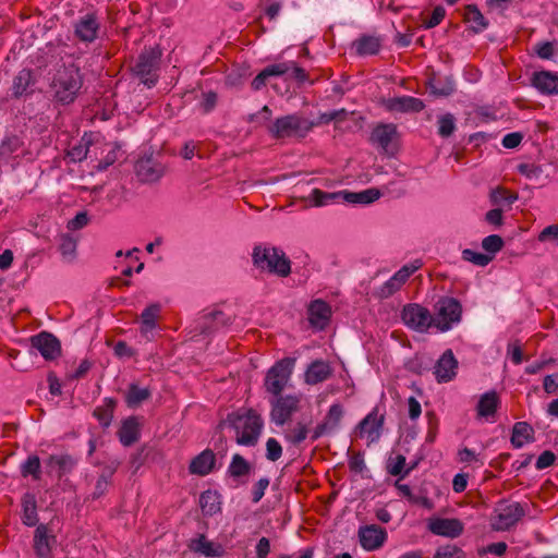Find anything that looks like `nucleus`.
Here are the masks:
<instances>
[{
	"label": "nucleus",
	"instance_id": "f257e3e1",
	"mask_svg": "<svg viewBox=\"0 0 558 558\" xmlns=\"http://www.w3.org/2000/svg\"><path fill=\"white\" fill-rule=\"evenodd\" d=\"M225 423L235 430L236 444L246 447L257 445L264 427L262 416L254 409L231 412Z\"/></svg>",
	"mask_w": 558,
	"mask_h": 558
},
{
	"label": "nucleus",
	"instance_id": "f03ea898",
	"mask_svg": "<svg viewBox=\"0 0 558 558\" xmlns=\"http://www.w3.org/2000/svg\"><path fill=\"white\" fill-rule=\"evenodd\" d=\"M83 85L80 69L74 64L63 65L52 80L51 89L54 101L61 105H70L76 99Z\"/></svg>",
	"mask_w": 558,
	"mask_h": 558
},
{
	"label": "nucleus",
	"instance_id": "7ed1b4c3",
	"mask_svg": "<svg viewBox=\"0 0 558 558\" xmlns=\"http://www.w3.org/2000/svg\"><path fill=\"white\" fill-rule=\"evenodd\" d=\"M161 57L159 45L144 47L131 66L132 75L147 88L155 87L160 76Z\"/></svg>",
	"mask_w": 558,
	"mask_h": 558
},
{
	"label": "nucleus",
	"instance_id": "20e7f679",
	"mask_svg": "<svg viewBox=\"0 0 558 558\" xmlns=\"http://www.w3.org/2000/svg\"><path fill=\"white\" fill-rule=\"evenodd\" d=\"M253 264L263 271L288 277L291 272V263L286 254L271 246H255L252 254Z\"/></svg>",
	"mask_w": 558,
	"mask_h": 558
},
{
	"label": "nucleus",
	"instance_id": "39448f33",
	"mask_svg": "<svg viewBox=\"0 0 558 558\" xmlns=\"http://www.w3.org/2000/svg\"><path fill=\"white\" fill-rule=\"evenodd\" d=\"M314 123L298 114H287L277 118L266 125L268 134L275 140L291 137L304 138L312 130Z\"/></svg>",
	"mask_w": 558,
	"mask_h": 558
},
{
	"label": "nucleus",
	"instance_id": "423d86ee",
	"mask_svg": "<svg viewBox=\"0 0 558 558\" xmlns=\"http://www.w3.org/2000/svg\"><path fill=\"white\" fill-rule=\"evenodd\" d=\"M525 514L526 510L520 502H507L506 500H500L496 504L490 517V527L498 532L508 531Z\"/></svg>",
	"mask_w": 558,
	"mask_h": 558
},
{
	"label": "nucleus",
	"instance_id": "0eeeda50",
	"mask_svg": "<svg viewBox=\"0 0 558 558\" xmlns=\"http://www.w3.org/2000/svg\"><path fill=\"white\" fill-rule=\"evenodd\" d=\"M295 359L284 357L276 362L267 372L265 377V389L274 397L281 395L293 372Z\"/></svg>",
	"mask_w": 558,
	"mask_h": 558
},
{
	"label": "nucleus",
	"instance_id": "6e6552de",
	"mask_svg": "<svg viewBox=\"0 0 558 558\" xmlns=\"http://www.w3.org/2000/svg\"><path fill=\"white\" fill-rule=\"evenodd\" d=\"M461 303L451 296H442L435 304L434 326L440 331L449 330L453 324L461 320Z\"/></svg>",
	"mask_w": 558,
	"mask_h": 558
},
{
	"label": "nucleus",
	"instance_id": "1a4fd4ad",
	"mask_svg": "<svg viewBox=\"0 0 558 558\" xmlns=\"http://www.w3.org/2000/svg\"><path fill=\"white\" fill-rule=\"evenodd\" d=\"M421 267L422 263L420 260H414L411 264L402 266L390 279L376 290L374 293L375 296L380 300L392 296L408 281L410 276Z\"/></svg>",
	"mask_w": 558,
	"mask_h": 558
},
{
	"label": "nucleus",
	"instance_id": "9d476101",
	"mask_svg": "<svg viewBox=\"0 0 558 558\" xmlns=\"http://www.w3.org/2000/svg\"><path fill=\"white\" fill-rule=\"evenodd\" d=\"M402 322L413 330L423 332L434 325L430 312L416 303H410L403 306L401 311Z\"/></svg>",
	"mask_w": 558,
	"mask_h": 558
},
{
	"label": "nucleus",
	"instance_id": "9b49d317",
	"mask_svg": "<svg viewBox=\"0 0 558 558\" xmlns=\"http://www.w3.org/2000/svg\"><path fill=\"white\" fill-rule=\"evenodd\" d=\"M300 401V397L294 395H279L275 397L270 401L271 421L278 426H283L291 418L292 414L299 410Z\"/></svg>",
	"mask_w": 558,
	"mask_h": 558
},
{
	"label": "nucleus",
	"instance_id": "f8f14e48",
	"mask_svg": "<svg viewBox=\"0 0 558 558\" xmlns=\"http://www.w3.org/2000/svg\"><path fill=\"white\" fill-rule=\"evenodd\" d=\"M29 341L32 348L38 350L46 361H54L61 355L60 340L51 332L41 331L32 336Z\"/></svg>",
	"mask_w": 558,
	"mask_h": 558
},
{
	"label": "nucleus",
	"instance_id": "ddd939ff",
	"mask_svg": "<svg viewBox=\"0 0 558 558\" xmlns=\"http://www.w3.org/2000/svg\"><path fill=\"white\" fill-rule=\"evenodd\" d=\"M74 36L84 44H92L98 38L100 22L96 13H87L74 23Z\"/></svg>",
	"mask_w": 558,
	"mask_h": 558
},
{
	"label": "nucleus",
	"instance_id": "4468645a",
	"mask_svg": "<svg viewBox=\"0 0 558 558\" xmlns=\"http://www.w3.org/2000/svg\"><path fill=\"white\" fill-rule=\"evenodd\" d=\"M342 417L343 407L339 403L332 404L329 408L323 422L317 424V426L314 428L311 435V440L316 441L322 436L335 432L339 427Z\"/></svg>",
	"mask_w": 558,
	"mask_h": 558
},
{
	"label": "nucleus",
	"instance_id": "2eb2a0df",
	"mask_svg": "<svg viewBox=\"0 0 558 558\" xmlns=\"http://www.w3.org/2000/svg\"><path fill=\"white\" fill-rule=\"evenodd\" d=\"M135 173L140 181L153 183L163 175L165 167L153 157H143L135 163Z\"/></svg>",
	"mask_w": 558,
	"mask_h": 558
},
{
	"label": "nucleus",
	"instance_id": "dca6fc26",
	"mask_svg": "<svg viewBox=\"0 0 558 558\" xmlns=\"http://www.w3.org/2000/svg\"><path fill=\"white\" fill-rule=\"evenodd\" d=\"M359 537L361 546L371 551L376 550L384 545L387 538V532L384 527L372 524L360 527Z\"/></svg>",
	"mask_w": 558,
	"mask_h": 558
},
{
	"label": "nucleus",
	"instance_id": "f3484780",
	"mask_svg": "<svg viewBox=\"0 0 558 558\" xmlns=\"http://www.w3.org/2000/svg\"><path fill=\"white\" fill-rule=\"evenodd\" d=\"M428 530L439 536L458 537L463 532V524L459 519L436 518L429 520Z\"/></svg>",
	"mask_w": 558,
	"mask_h": 558
},
{
	"label": "nucleus",
	"instance_id": "a211bd4d",
	"mask_svg": "<svg viewBox=\"0 0 558 558\" xmlns=\"http://www.w3.org/2000/svg\"><path fill=\"white\" fill-rule=\"evenodd\" d=\"M215 465V452L211 449H205L191 460L189 472L193 475L206 476L214 471Z\"/></svg>",
	"mask_w": 558,
	"mask_h": 558
},
{
	"label": "nucleus",
	"instance_id": "6ab92c4d",
	"mask_svg": "<svg viewBox=\"0 0 558 558\" xmlns=\"http://www.w3.org/2000/svg\"><path fill=\"white\" fill-rule=\"evenodd\" d=\"M384 106L388 111L395 112H420L425 107L423 100L412 96L388 98Z\"/></svg>",
	"mask_w": 558,
	"mask_h": 558
},
{
	"label": "nucleus",
	"instance_id": "aec40b11",
	"mask_svg": "<svg viewBox=\"0 0 558 558\" xmlns=\"http://www.w3.org/2000/svg\"><path fill=\"white\" fill-rule=\"evenodd\" d=\"M397 126L392 123H380L371 133L369 141L385 153H390V145L397 136Z\"/></svg>",
	"mask_w": 558,
	"mask_h": 558
},
{
	"label": "nucleus",
	"instance_id": "412c9836",
	"mask_svg": "<svg viewBox=\"0 0 558 558\" xmlns=\"http://www.w3.org/2000/svg\"><path fill=\"white\" fill-rule=\"evenodd\" d=\"M458 362L451 350H446L435 365V376L438 383H447L456 376Z\"/></svg>",
	"mask_w": 558,
	"mask_h": 558
},
{
	"label": "nucleus",
	"instance_id": "4be33fe9",
	"mask_svg": "<svg viewBox=\"0 0 558 558\" xmlns=\"http://www.w3.org/2000/svg\"><path fill=\"white\" fill-rule=\"evenodd\" d=\"M77 464V460L71 454H51L46 460L47 473L57 471V477L60 480L71 473Z\"/></svg>",
	"mask_w": 558,
	"mask_h": 558
},
{
	"label": "nucleus",
	"instance_id": "5701e85b",
	"mask_svg": "<svg viewBox=\"0 0 558 558\" xmlns=\"http://www.w3.org/2000/svg\"><path fill=\"white\" fill-rule=\"evenodd\" d=\"M332 375V367L323 360L313 361L305 371L304 378L308 385H317L327 380Z\"/></svg>",
	"mask_w": 558,
	"mask_h": 558
},
{
	"label": "nucleus",
	"instance_id": "b1692460",
	"mask_svg": "<svg viewBox=\"0 0 558 558\" xmlns=\"http://www.w3.org/2000/svg\"><path fill=\"white\" fill-rule=\"evenodd\" d=\"M531 83L542 94H558V75L556 73L549 71L535 72Z\"/></svg>",
	"mask_w": 558,
	"mask_h": 558
},
{
	"label": "nucleus",
	"instance_id": "393cba45",
	"mask_svg": "<svg viewBox=\"0 0 558 558\" xmlns=\"http://www.w3.org/2000/svg\"><path fill=\"white\" fill-rule=\"evenodd\" d=\"M331 308L323 300H315L308 306V320L312 326L323 329L329 323Z\"/></svg>",
	"mask_w": 558,
	"mask_h": 558
},
{
	"label": "nucleus",
	"instance_id": "a878e982",
	"mask_svg": "<svg viewBox=\"0 0 558 558\" xmlns=\"http://www.w3.org/2000/svg\"><path fill=\"white\" fill-rule=\"evenodd\" d=\"M384 415H378V409L375 408L368 413L357 425L361 434H367L371 441H375L379 438V430L384 425Z\"/></svg>",
	"mask_w": 558,
	"mask_h": 558
},
{
	"label": "nucleus",
	"instance_id": "bb28decb",
	"mask_svg": "<svg viewBox=\"0 0 558 558\" xmlns=\"http://www.w3.org/2000/svg\"><path fill=\"white\" fill-rule=\"evenodd\" d=\"M35 84L33 72L29 69L21 70L13 78L12 95L14 98H21L32 94L31 87Z\"/></svg>",
	"mask_w": 558,
	"mask_h": 558
},
{
	"label": "nucleus",
	"instance_id": "cd10ccee",
	"mask_svg": "<svg viewBox=\"0 0 558 558\" xmlns=\"http://www.w3.org/2000/svg\"><path fill=\"white\" fill-rule=\"evenodd\" d=\"M118 437L120 442L125 447H130L138 440L140 425L135 416H130L122 422L118 430Z\"/></svg>",
	"mask_w": 558,
	"mask_h": 558
},
{
	"label": "nucleus",
	"instance_id": "c85d7f7f",
	"mask_svg": "<svg viewBox=\"0 0 558 558\" xmlns=\"http://www.w3.org/2000/svg\"><path fill=\"white\" fill-rule=\"evenodd\" d=\"M289 64H270L262 70L252 81L251 87L254 90H260L266 86L269 77L282 76L288 73Z\"/></svg>",
	"mask_w": 558,
	"mask_h": 558
},
{
	"label": "nucleus",
	"instance_id": "c756f323",
	"mask_svg": "<svg viewBox=\"0 0 558 558\" xmlns=\"http://www.w3.org/2000/svg\"><path fill=\"white\" fill-rule=\"evenodd\" d=\"M500 404V399L496 391L492 390L485 392L478 400L476 411L480 417H490L497 412Z\"/></svg>",
	"mask_w": 558,
	"mask_h": 558
},
{
	"label": "nucleus",
	"instance_id": "7c9ffc66",
	"mask_svg": "<svg viewBox=\"0 0 558 558\" xmlns=\"http://www.w3.org/2000/svg\"><path fill=\"white\" fill-rule=\"evenodd\" d=\"M514 448H521L524 444L534 441V429L526 422H517L512 427L510 439Z\"/></svg>",
	"mask_w": 558,
	"mask_h": 558
},
{
	"label": "nucleus",
	"instance_id": "2f4dec72",
	"mask_svg": "<svg viewBox=\"0 0 558 558\" xmlns=\"http://www.w3.org/2000/svg\"><path fill=\"white\" fill-rule=\"evenodd\" d=\"M23 144L16 135L4 137L0 144V162H9L11 158L17 157Z\"/></svg>",
	"mask_w": 558,
	"mask_h": 558
},
{
	"label": "nucleus",
	"instance_id": "473e14b6",
	"mask_svg": "<svg viewBox=\"0 0 558 558\" xmlns=\"http://www.w3.org/2000/svg\"><path fill=\"white\" fill-rule=\"evenodd\" d=\"M381 193L376 187H371L361 192L343 191L342 202L351 204H371L380 197Z\"/></svg>",
	"mask_w": 558,
	"mask_h": 558
},
{
	"label": "nucleus",
	"instance_id": "72a5a7b5",
	"mask_svg": "<svg viewBox=\"0 0 558 558\" xmlns=\"http://www.w3.org/2000/svg\"><path fill=\"white\" fill-rule=\"evenodd\" d=\"M23 517L22 521L27 526H35L38 523L37 501L34 494L26 493L22 497Z\"/></svg>",
	"mask_w": 558,
	"mask_h": 558
},
{
	"label": "nucleus",
	"instance_id": "f704fd0d",
	"mask_svg": "<svg viewBox=\"0 0 558 558\" xmlns=\"http://www.w3.org/2000/svg\"><path fill=\"white\" fill-rule=\"evenodd\" d=\"M34 548L39 558H49L51 551L50 537L48 536V529L44 524L38 525L35 531Z\"/></svg>",
	"mask_w": 558,
	"mask_h": 558
},
{
	"label": "nucleus",
	"instance_id": "c9c22d12",
	"mask_svg": "<svg viewBox=\"0 0 558 558\" xmlns=\"http://www.w3.org/2000/svg\"><path fill=\"white\" fill-rule=\"evenodd\" d=\"M464 21L471 24L474 33H481L488 27V21L484 17L476 4H468L464 8Z\"/></svg>",
	"mask_w": 558,
	"mask_h": 558
},
{
	"label": "nucleus",
	"instance_id": "e433bc0d",
	"mask_svg": "<svg viewBox=\"0 0 558 558\" xmlns=\"http://www.w3.org/2000/svg\"><path fill=\"white\" fill-rule=\"evenodd\" d=\"M116 407V399L105 398L102 404L95 408L93 415L97 418L104 428L110 426Z\"/></svg>",
	"mask_w": 558,
	"mask_h": 558
},
{
	"label": "nucleus",
	"instance_id": "4c0bfd02",
	"mask_svg": "<svg viewBox=\"0 0 558 558\" xmlns=\"http://www.w3.org/2000/svg\"><path fill=\"white\" fill-rule=\"evenodd\" d=\"M160 314V305L151 304L141 314V332L144 336L151 332L157 327V318Z\"/></svg>",
	"mask_w": 558,
	"mask_h": 558
},
{
	"label": "nucleus",
	"instance_id": "58836bf2",
	"mask_svg": "<svg viewBox=\"0 0 558 558\" xmlns=\"http://www.w3.org/2000/svg\"><path fill=\"white\" fill-rule=\"evenodd\" d=\"M204 323L201 326V332L207 335L219 327L230 324V317H227L221 311H214L203 317Z\"/></svg>",
	"mask_w": 558,
	"mask_h": 558
},
{
	"label": "nucleus",
	"instance_id": "ea45409f",
	"mask_svg": "<svg viewBox=\"0 0 558 558\" xmlns=\"http://www.w3.org/2000/svg\"><path fill=\"white\" fill-rule=\"evenodd\" d=\"M190 548L196 553H201L206 557H219L221 555V547L215 546L214 543L209 542L204 534H201L197 538L192 539Z\"/></svg>",
	"mask_w": 558,
	"mask_h": 558
},
{
	"label": "nucleus",
	"instance_id": "a19ab883",
	"mask_svg": "<svg viewBox=\"0 0 558 558\" xmlns=\"http://www.w3.org/2000/svg\"><path fill=\"white\" fill-rule=\"evenodd\" d=\"M20 472L22 477L26 478L31 476L34 481L41 480V462L38 456L31 454L21 464Z\"/></svg>",
	"mask_w": 558,
	"mask_h": 558
},
{
	"label": "nucleus",
	"instance_id": "79ce46f5",
	"mask_svg": "<svg viewBox=\"0 0 558 558\" xmlns=\"http://www.w3.org/2000/svg\"><path fill=\"white\" fill-rule=\"evenodd\" d=\"M356 53L360 56L376 54L380 49L379 38L364 35L353 43Z\"/></svg>",
	"mask_w": 558,
	"mask_h": 558
},
{
	"label": "nucleus",
	"instance_id": "37998d69",
	"mask_svg": "<svg viewBox=\"0 0 558 558\" xmlns=\"http://www.w3.org/2000/svg\"><path fill=\"white\" fill-rule=\"evenodd\" d=\"M151 392L148 388H141L136 384H131L125 397V402L130 408H136L142 402L148 400Z\"/></svg>",
	"mask_w": 558,
	"mask_h": 558
},
{
	"label": "nucleus",
	"instance_id": "c03bdc74",
	"mask_svg": "<svg viewBox=\"0 0 558 558\" xmlns=\"http://www.w3.org/2000/svg\"><path fill=\"white\" fill-rule=\"evenodd\" d=\"M251 464L239 453L233 454L228 468V474L233 478H241L251 473Z\"/></svg>",
	"mask_w": 558,
	"mask_h": 558
},
{
	"label": "nucleus",
	"instance_id": "a18cd8bd",
	"mask_svg": "<svg viewBox=\"0 0 558 558\" xmlns=\"http://www.w3.org/2000/svg\"><path fill=\"white\" fill-rule=\"evenodd\" d=\"M342 192H324L319 189H314L311 193V201L315 206H324L329 203H336L342 201Z\"/></svg>",
	"mask_w": 558,
	"mask_h": 558
},
{
	"label": "nucleus",
	"instance_id": "49530a36",
	"mask_svg": "<svg viewBox=\"0 0 558 558\" xmlns=\"http://www.w3.org/2000/svg\"><path fill=\"white\" fill-rule=\"evenodd\" d=\"M114 472L116 469L111 468H107L102 471L95 484V489L92 494L93 499H98L106 494L111 484V478Z\"/></svg>",
	"mask_w": 558,
	"mask_h": 558
},
{
	"label": "nucleus",
	"instance_id": "de8ad7c7",
	"mask_svg": "<svg viewBox=\"0 0 558 558\" xmlns=\"http://www.w3.org/2000/svg\"><path fill=\"white\" fill-rule=\"evenodd\" d=\"M199 505L203 512L208 515H213L220 510L218 496L210 490L201 494Z\"/></svg>",
	"mask_w": 558,
	"mask_h": 558
},
{
	"label": "nucleus",
	"instance_id": "09e8293b",
	"mask_svg": "<svg viewBox=\"0 0 558 558\" xmlns=\"http://www.w3.org/2000/svg\"><path fill=\"white\" fill-rule=\"evenodd\" d=\"M489 197L493 205H500L502 203L511 205L518 199V194L511 193L507 189L499 186L490 192Z\"/></svg>",
	"mask_w": 558,
	"mask_h": 558
},
{
	"label": "nucleus",
	"instance_id": "8fccbe9b",
	"mask_svg": "<svg viewBox=\"0 0 558 558\" xmlns=\"http://www.w3.org/2000/svg\"><path fill=\"white\" fill-rule=\"evenodd\" d=\"M90 141L86 140L85 136L82 137L78 144L73 145L69 151L68 157L73 162H80L84 160L87 157L88 147H89Z\"/></svg>",
	"mask_w": 558,
	"mask_h": 558
},
{
	"label": "nucleus",
	"instance_id": "3c124183",
	"mask_svg": "<svg viewBox=\"0 0 558 558\" xmlns=\"http://www.w3.org/2000/svg\"><path fill=\"white\" fill-rule=\"evenodd\" d=\"M433 558H466L465 553L454 544L439 546Z\"/></svg>",
	"mask_w": 558,
	"mask_h": 558
},
{
	"label": "nucleus",
	"instance_id": "603ef678",
	"mask_svg": "<svg viewBox=\"0 0 558 558\" xmlns=\"http://www.w3.org/2000/svg\"><path fill=\"white\" fill-rule=\"evenodd\" d=\"M462 258L466 262H470L476 266L485 267L493 260V256L488 254H483L480 252H475L470 248H465L462 251Z\"/></svg>",
	"mask_w": 558,
	"mask_h": 558
},
{
	"label": "nucleus",
	"instance_id": "864d4df0",
	"mask_svg": "<svg viewBox=\"0 0 558 558\" xmlns=\"http://www.w3.org/2000/svg\"><path fill=\"white\" fill-rule=\"evenodd\" d=\"M456 130V119L453 114L446 113L438 119V134L441 137H449Z\"/></svg>",
	"mask_w": 558,
	"mask_h": 558
},
{
	"label": "nucleus",
	"instance_id": "5fc2aeb1",
	"mask_svg": "<svg viewBox=\"0 0 558 558\" xmlns=\"http://www.w3.org/2000/svg\"><path fill=\"white\" fill-rule=\"evenodd\" d=\"M432 93L437 96H449L454 92L453 81L447 78L442 82L440 78H435L430 83Z\"/></svg>",
	"mask_w": 558,
	"mask_h": 558
},
{
	"label": "nucleus",
	"instance_id": "6e6d98bb",
	"mask_svg": "<svg viewBox=\"0 0 558 558\" xmlns=\"http://www.w3.org/2000/svg\"><path fill=\"white\" fill-rule=\"evenodd\" d=\"M405 466V457L403 454H397L395 458L390 457L387 461L386 470L390 475L402 476Z\"/></svg>",
	"mask_w": 558,
	"mask_h": 558
},
{
	"label": "nucleus",
	"instance_id": "4d7b16f0",
	"mask_svg": "<svg viewBox=\"0 0 558 558\" xmlns=\"http://www.w3.org/2000/svg\"><path fill=\"white\" fill-rule=\"evenodd\" d=\"M279 64H289L288 73L286 75H288L289 78L295 80L299 84H303L308 80L306 71L303 68L299 66L295 62L287 61L280 62Z\"/></svg>",
	"mask_w": 558,
	"mask_h": 558
},
{
	"label": "nucleus",
	"instance_id": "13d9d810",
	"mask_svg": "<svg viewBox=\"0 0 558 558\" xmlns=\"http://www.w3.org/2000/svg\"><path fill=\"white\" fill-rule=\"evenodd\" d=\"M504 240L498 234H490L483 239L482 247L490 254H496L504 247Z\"/></svg>",
	"mask_w": 558,
	"mask_h": 558
},
{
	"label": "nucleus",
	"instance_id": "bf43d9fd",
	"mask_svg": "<svg viewBox=\"0 0 558 558\" xmlns=\"http://www.w3.org/2000/svg\"><path fill=\"white\" fill-rule=\"evenodd\" d=\"M59 250L64 257H73L76 251V240L70 234H62Z\"/></svg>",
	"mask_w": 558,
	"mask_h": 558
},
{
	"label": "nucleus",
	"instance_id": "052dcab7",
	"mask_svg": "<svg viewBox=\"0 0 558 558\" xmlns=\"http://www.w3.org/2000/svg\"><path fill=\"white\" fill-rule=\"evenodd\" d=\"M308 429L306 425L299 422L286 437L291 444L299 445L306 439Z\"/></svg>",
	"mask_w": 558,
	"mask_h": 558
},
{
	"label": "nucleus",
	"instance_id": "680f3d73",
	"mask_svg": "<svg viewBox=\"0 0 558 558\" xmlns=\"http://www.w3.org/2000/svg\"><path fill=\"white\" fill-rule=\"evenodd\" d=\"M282 456V447L280 442L275 438H269L266 441V459L276 462Z\"/></svg>",
	"mask_w": 558,
	"mask_h": 558
},
{
	"label": "nucleus",
	"instance_id": "e2e57ef3",
	"mask_svg": "<svg viewBox=\"0 0 558 558\" xmlns=\"http://www.w3.org/2000/svg\"><path fill=\"white\" fill-rule=\"evenodd\" d=\"M507 355L515 365H519L523 362V350L519 340H514L508 343Z\"/></svg>",
	"mask_w": 558,
	"mask_h": 558
},
{
	"label": "nucleus",
	"instance_id": "0e129e2a",
	"mask_svg": "<svg viewBox=\"0 0 558 558\" xmlns=\"http://www.w3.org/2000/svg\"><path fill=\"white\" fill-rule=\"evenodd\" d=\"M218 95L217 93L209 90L202 94V100L199 102L201 109L204 113L213 111L217 105Z\"/></svg>",
	"mask_w": 558,
	"mask_h": 558
},
{
	"label": "nucleus",
	"instance_id": "69168bd1",
	"mask_svg": "<svg viewBox=\"0 0 558 558\" xmlns=\"http://www.w3.org/2000/svg\"><path fill=\"white\" fill-rule=\"evenodd\" d=\"M445 15H446L445 8L441 5H437L433 10L430 16L428 19L424 20V22H423L424 27L433 28V27L437 26L444 20Z\"/></svg>",
	"mask_w": 558,
	"mask_h": 558
},
{
	"label": "nucleus",
	"instance_id": "338daca9",
	"mask_svg": "<svg viewBox=\"0 0 558 558\" xmlns=\"http://www.w3.org/2000/svg\"><path fill=\"white\" fill-rule=\"evenodd\" d=\"M541 242H558V223L544 228L538 234Z\"/></svg>",
	"mask_w": 558,
	"mask_h": 558
},
{
	"label": "nucleus",
	"instance_id": "774afa93",
	"mask_svg": "<svg viewBox=\"0 0 558 558\" xmlns=\"http://www.w3.org/2000/svg\"><path fill=\"white\" fill-rule=\"evenodd\" d=\"M556 461V456L550 450L543 451L536 460L535 468L537 470H543L551 466Z\"/></svg>",
	"mask_w": 558,
	"mask_h": 558
}]
</instances>
